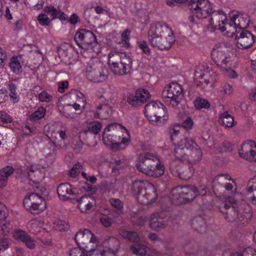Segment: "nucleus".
<instances>
[{"label":"nucleus","instance_id":"11","mask_svg":"<svg viewBox=\"0 0 256 256\" xmlns=\"http://www.w3.org/2000/svg\"><path fill=\"white\" fill-rule=\"evenodd\" d=\"M231 23L226 24L223 26H220V30L224 32H230L232 34L236 32V28L244 29L248 27L250 18L248 15L238 12H232L229 14Z\"/></svg>","mask_w":256,"mask_h":256},{"label":"nucleus","instance_id":"29","mask_svg":"<svg viewBox=\"0 0 256 256\" xmlns=\"http://www.w3.org/2000/svg\"><path fill=\"white\" fill-rule=\"evenodd\" d=\"M149 224L150 228L156 230H159L166 228V224L160 218H158L155 214L150 216Z\"/></svg>","mask_w":256,"mask_h":256},{"label":"nucleus","instance_id":"44","mask_svg":"<svg viewBox=\"0 0 256 256\" xmlns=\"http://www.w3.org/2000/svg\"><path fill=\"white\" fill-rule=\"evenodd\" d=\"M83 144L84 143L80 140V137L75 136L73 138L72 143V147L74 150H80L82 148Z\"/></svg>","mask_w":256,"mask_h":256},{"label":"nucleus","instance_id":"32","mask_svg":"<svg viewBox=\"0 0 256 256\" xmlns=\"http://www.w3.org/2000/svg\"><path fill=\"white\" fill-rule=\"evenodd\" d=\"M120 234L123 238H127L129 241L137 243L140 240V238L136 232L132 231H128L124 229L119 230Z\"/></svg>","mask_w":256,"mask_h":256},{"label":"nucleus","instance_id":"57","mask_svg":"<svg viewBox=\"0 0 256 256\" xmlns=\"http://www.w3.org/2000/svg\"><path fill=\"white\" fill-rule=\"evenodd\" d=\"M250 58L252 62V68L256 72V48L251 52Z\"/></svg>","mask_w":256,"mask_h":256},{"label":"nucleus","instance_id":"26","mask_svg":"<svg viewBox=\"0 0 256 256\" xmlns=\"http://www.w3.org/2000/svg\"><path fill=\"white\" fill-rule=\"evenodd\" d=\"M226 180H232L230 176L228 174H220L214 178L212 182V188L214 192L223 187Z\"/></svg>","mask_w":256,"mask_h":256},{"label":"nucleus","instance_id":"33","mask_svg":"<svg viewBox=\"0 0 256 256\" xmlns=\"http://www.w3.org/2000/svg\"><path fill=\"white\" fill-rule=\"evenodd\" d=\"M130 250L133 254L139 256L145 255L146 252V246L138 242L132 244L130 246Z\"/></svg>","mask_w":256,"mask_h":256},{"label":"nucleus","instance_id":"15","mask_svg":"<svg viewBox=\"0 0 256 256\" xmlns=\"http://www.w3.org/2000/svg\"><path fill=\"white\" fill-rule=\"evenodd\" d=\"M103 66L99 62H90L86 68V76L87 78L94 82H100L104 81L107 76L102 70Z\"/></svg>","mask_w":256,"mask_h":256},{"label":"nucleus","instance_id":"39","mask_svg":"<svg viewBox=\"0 0 256 256\" xmlns=\"http://www.w3.org/2000/svg\"><path fill=\"white\" fill-rule=\"evenodd\" d=\"M46 113V110L44 107H40L37 110L32 113L30 116L31 120H36L42 118Z\"/></svg>","mask_w":256,"mask_h":256},{"label":"nucleus","instance_id":"62","mask_svg":"<svg viewBox=\"0 0 256 256\" xmlns=\"http://www.w3.org/2000/svg\"><path fill=\"white\" fill-rule=\"evenodd\" d=\"M196 196L197 195L204 196L206 194V187L205 186H201L198 188H196Z\"/></svg>","mask_w":256,"mask_h":256},{"label":"nucleus","instance_id":"12","mask_svg":"<svg viewBox=\"0 0 256 256\" xmlns=\"http://www.w3.org/2000/svg\"><path fill=\"white\" fill-rule=\"evenodd\" d=\"M74 39L76 44L82 49L92 50L98 46L96 38L94 33L86 29L78 30L74 36Z\"/></svg>","mask_w":256,"mask_h":256},{"label":"nucleus","instance_id":"46","mask_svg":"<svg viewBox=\"0 0 256 256\" xmlns=\"http://www.w3.org/2000/svg\"><path fill=\"white\" fill-rule=\"evenodd\" d=\"M141 102L136 97V94L134 96L130 95L127 98V102L134 106H141Z\"/></svg>","mask_w":256,"mask_h":256},{"label":"nucleus","instance_id":"56","mask_svg":"<svg viewBox=\"0 0 256 256\" xmlns=\"http://www.w3.org/2000/svg\"><path fill=\"white\" fill-rule=\"evenodd\" d=\"M38 98L41 102H48L51 100V96L47 92L43 91L39 94Z\"/></svg>","mask_w":256,"mask_h":256},{"label":"nucleus","instance_id":"8","mask_svg":"<svg viewBox=\"0 0 256 256\" xmlns=\"http://www.w3.org/2000/svg\"><path fill=\"white\" fill-rule=\"evenodd\" d=\"M196 190L194 186H178L171 190L170 199L176 204L189 203L196 197Z\"/></svg>","mask_w":256,"mask_h":256},{"label":"nucleus","instance_id":"6","mask_svg":"<svg viewBox=\"0 0 256 256\" xmlns=\"http://www.w3.org/2000/svg\"><path fill=\"white\" fill-rule=\"evenodd\" d=\"M144 114L150 122L156 126L164 124L169 118L166 106L158 101L147 104L144 108Z\"/></svg>","mask_w":256,"mask_h":256},{"label":"nucleus","instance_id":"40","mask_svg":"<svg viewBox=\"0 0 256 256\" xmlns=\"http://www.w3.org/2000/svg\"><path fill=\"white\" fill-rule=\"evenodd\" d=\"M9 64L10 70L18 74L20 72L22 66L16 58H12Z\"/></svg>","mask_w":256,"mask_h":256},{"label":"nucleus","instance_id":"30","mask_svg":"<svg viewBox=\"0 0 256 256\" xmlns=\"http://www.w3.org/2000/svg\"><path fill=\"white\" fill-rule=\"evenodd\" d=\"M14 172V168L11 166H6L0 170V184L4 186L6 184L8 176H11Z\"/></svg>","mask_w":256,"mask_h":256},{"label":"nucleus","instance_id":"7","mask_svg":"<svg viewBox=\"0 0 256 256\" xmlns=\"http://www.w3.org/2000/svg\"><path fill=\"white\" fill-rule=\"evenodd\" d=\"M108 64L112 72L118 76L128 74L132 68V60L124 54L110 52L109 54Z\"/></svg>","mask_w":256,"mask_h":256},{"label":"nucleus","instance_id":"23","mask_svg":"<svg viewBox=\"0 0 256 256\" xmlns=\"http://www.w3.org/2000/svg\"><path fill=\"white\" fill-rule=\"evenodd\" d=\"M57 193L60 198L64 201L70 200V196L74 194L72 186L68 182L62 183L57 188Z\"/></svg>","mask_w":256,"mask_h":256},{"label":"nucleus","instance_id":"9","mask_svg":"<svg viewBox=\"0 0 256 256\" xmlns=\"http://www.w3.org/2000/svg\"><path fill=\"white\" fill-rule=\"evenodd\" d=\"M162 96L168 106L174 108L180 103L184 96L182 89L178 83L172 82L164 87Z\"/></svg>","mask_w":256,"mask_h":256},{"label":"nucleus","instance_id":"41","mask_svg":"<svg viewBox=\"0 0 256 256\" xmlns=\"http://www.w3.org/2000/svg\"><path fill=\"white\" fill-rule=\"evenodd\" d=\"M169 133L170 134L171 140L172 142L174 145H176V142L179 140L180 138L182 136H179V130H176L174 128H170Z\"/></svg>","mask_w":256,"mask_h":256},{"label":"nucleus","instance_id":"52","mask_svg":"<svg viewBox=\"0 0 256 256\" xmlns=\"http://www.w3.org/2000/svg\"><path fill=\"white\" fill-rule=\"evenodd\" d=\"M100 223L106 228H108L111 226L112 221L111 220V215L109 216H104L100 220Z\"/></svg>","mask_w":256,"mask_h":256},{"label":"nucleus","instance_id":"42","mask_svg":"<svg viewBox=\"0 0 256 256\" xmlns=\"http://www.w3.org/2000/svg\"><path fill=\"white\" fill-rule=\"evenodd\" d=\"M70 94L76 96L79 99L78 102L82 104V108H84L86 104V98L84 97V94L76 90H72Z\"/></svg>","mask_w":256,"mask_h":256},{"label":"nucleus","instance_id":"2","mask_svg":"<svg viewBox=\"0 0 256 256\" xmlns=\"http://www.w3.org/2000/svg\"><path fill=\"white\" fill-rule=\"evenodd\" d=\"M137 168L148 176L158 178L164 174V166L158 158L152 153L144 152L140 154L136 164Z\"/></svg>","mask_w":256,"mask_h":256},{"label":"nucleus","instance_id":"54","mask_svg":"<svg viewBox=\"0 0 256 256\" xmlns=\"http://www.w3.org/2000/svg\"><path fill=\"white\" fill-rule=\"evenodd\" d=\"M182 125L184 128L188 130L190 129L194 125V122L191 118L187 117L184 120Z\"/></svg>","mask_w":256,"mask_h":256},{"label":"nucleus","instance_id":"21","mask_svg":"<svg viewBox=\"0 0 256 256\" xmlns=\"http://www.w3.org/2000/svg\"><path fill=\"white\" fill-rule=\"evenodd\" d=\"M186 154H183L182 158H178L180 161L193 164L200 162L202 158V152L199 146L196 144V148H192Z\"/></svg>","mask_w":256,"mask_h":256},{"label":"nucleus","instance_id":"49","mask_svg":"<svg viewBox=\"0 0 256 256\" xmlns=\"http://www.w3.org/2000/svg\"><path fill=\"white\" fill-rule=\"evenodd\" d=\"M70 256H88L80 248H74L70 250Z\"/></svg>","mask_w":256,"mask_h":256},{"label":"nucleus","instance_id":"5","mask_svg":"<svg viewBox=\"0 0 256 256\" xmlns=\"http://www.w3.org/2000/svg\"><path fill=\"white\" fill-rule=\"evenodd\" d=\"M45 190L42 186H37L34 188V192L26 194L24 200V206L28 211L33 214H38L46 208V202L42 196Z\"/></svg>","mask_w":256,"mask_h":256},{"label":"nucleus","instance_id":"27","mask_svg":"<svg viewBox=\"0 0 256 256\" xmlns=\"http://www.w3.org/2000/svg\"><path fill=\"white\" fill-rule=\"evenodd\" d=\"M210 21L212 25L214 24V22H218V26L222 27V26H221L220 24V22H222V24H224V26L226 24H228L226 22V16L222 10H212V12H210Z\"/></svg>","mask_w":256,"mask_h":256},{"label":"nucleus","instance_id":"17","mask_svg":"<svg viewBox=\"0 0 256 256\" xmlns=\"http://www.w3.org/2000/svg\"><path fill=\"white\" fill-rule=\"evenodd\" d=\"M176 142L174 155L176 159L182 158L183 154H186L185 153L192 148H196V142L192 138L184 136H181Z\"/></svg>","mask_w":256,"mask_h":256},{"label":"nucleus","instance_id":"59","mask_svg":"<svg viewBox=\"0 0 256 256\" xmlns=\"http://www.w3.org/2000/svg\"><path fill=\"white\" fill-rule=\"evenodd\" d=\"M23 242L26 244L27 247H28L29 248L32 249L34 248V240L29 235L28 236V238H25Z\"/></svg>","mask_w":256,"mask_h":256},{"label":"nucleus","instance_id":"48","mask_svg":"<svg viewBox=\"0 0 256 256\" xmlns=\"http://www.w3.org/2000/svg\"><path fill=\"white\" fill-rule=\"evenodd\" d=\"M81 167L82 165L80 163H76L72 168L70 172V176L72 178H74L76 176L78 175L80 172V168Z\"/></svg>","mask_w":256,"mask_h":256},{"label":"nucleus","instance_id":"53","mask_svg":"<svg viewBox=\"0 0 256 256\" xmlns=\"http://www.w3.org/2000/svg\"><path fill=\"white\" fill-rule=\"evenodd\" d=\"M54 224H56V226L58 227L59 230L60 231H65L68 230L69 227L68 224H66V222L60 220L56 221L54 222Z\"/></svg>","mask_w":256,"mask_h":256},{"label":"nucleus","instance_id":"45","mask_svg":"<svg viewBox=\"0 0 256 256\" xmlns=\"http://www.w3.org/2000/svg\"><path fill=\"white\" fill-rule=\"evenodd\" d=\"M13 236L16 240L23 242L28 235L21 230H17L14 232Z\"/></svg>","mask_w":256,"mask_h":256},{"label":"nucleus","instance_id":"14","mask_svg":"<svg viewBox=\"0 0 256 256\" xmlns=\"http://www.w3.org/2000/svg\"><path fill=\"white\" fill-rule=\"evenodd\" d=\"M120 128H118L115 124L108 125L104 130L103 134V139L107 138L108 141L111 143L113 147L120 149L119 146L122 144H126L130 140L129 138L122 136ZM122 136H123L122 135Z\"/></svg>","mask_w":256,"mask_h":256},{"label":"nucleus","instance_id":"60","mask_svg":"<svg viewBox=\"0 0 256 256\" xmlns=\"http://www.w3.org/2000/svg\"><path fill=\"white\" fill-rule=\"evenodd\" d=\"M68 82L67 80L62 81L58 84V91L61 93L64 92L66 88H68Z\"/></svg>","mask_w":256,"mask_h":256},{"label":"nucleus","instance_id":"61","mask_svg":"<svg viewBox=\"0 0 256 256\" xmlns=\"http://www.w3.org/2000/svg\"><path fill=\"white\" fill-rule=\"evenodd\" d=\"M111 220L112 221V222H114L117 224H120L122 223L123 222V218L120 216V214H116V216H111Z\"/></svg>","mask_w":256,"mask_h":256},{"label":"nucleus","instance_id":"55","mask_svg":"<svg viewBox=\"0 0 256 256\" xmlns=\"http://www.w3.org/2000/svg\"><path fill=\"white\" fill-rule=\"evenodd\" d=\"M138 46L142 50L143 52L147 55H149L150 50L146 41H141L138 42Z\"/></svg>","mask_w":256,"mask_h":256},{"label":"nucleus","instance_id":"16","mask_svg":"<svg viewBox=\"0 0 256 256\" xmlns=\"http://www.w3.org/2000/svg\"><path fill=\"white\" fill-rule=\"evenodd\" d=\"M74 240L78 246L86 250H90V244L96 241V237L88 229L78 231L75 236Z\"/></svg>","mask_w":256,"mask_h":256},{"label":"nucleus","instance_id":"58","mask_svg":"<svg viewBox=\"0 0 256 256\" xmlns=\"http://www.w3.org/2000/svg\"><path fill=\"white\" fill-rule=\"evenodd\" d=\"M232 66H228L226 68H223L222 70H225L227 75L230 78H236L238 76L237 73L231 68Z\"/></svg>","mask_w":256,"mask_h":256},{"label":"nucleus","instance_id":"36","mask_svg":"<svg viewBox=\"0 0 256 256\" xmlns=\"http://www.w3.org/2000/svg\"><path fill=\"white\" fill-rule=\"evenodd\" d=\"M194 104L195 108L197 110L208 108L210 106V104L207 100L200 98H196L194 100Z\"/></svg>","mask_w":256,"mask_h":256},{"label":"nucleus","instance_id":"28","mask_svg":"<svg viewBox=\"0 0 256 256\" xmlns=\"http://www.w3.org/2000/svg\"><path fill=\"white\" fill-rule=\"evenodd\" d=\"M192 226L195 230L200 234H203L206 232V226L205 220L202 216H199L194 218L192 220Z\"/></svg>","mask_w":256,"mask_h":256},{"label":"nucleus","instance_id":"24","mask_svg":"<svg viewBox=\"0 0 256 256\" xmlns=\"http://www.w3.org/2000/svg\"><path fill=\"white\" fill-rule=\"evenodd\" d=\"M76 201L78 202V208L82 212H88L93 208L94 200L88 195L83 196Z\"/></svg>","mask_w":256,"mask_h":256},{"label":"nucleus","instance_id":"51","mask_svg":"<svg viewBox=\"0 0 256 256\" xmlns=\"http://www.w3.org/2000/svg\"><path fill=\"white\" fill-rule=\"evenodd\" d=\"M10 242V240L6 236L0 238V252L2 250H5L8 248Z\"/></svg>","mask_w":256,"mask_h":256},{"label":"nucleus","instance_id":"3","mask_svg":"<svg viewBox=\"0 0 256 256\" xmlns=\"http://www.w3.org/2000/svg\"><path fill=\"white\" fill-rule=\"evenodd\" d=\"M130 190L136 200L143 204L154 202L158 198L154 186L146 180H135L130 185Z\"/></svg>","mask_w":256,"mask_h":256},{"label":"nucleus","instance_id":"38","mask_svg":"<svg viewBox=\"0 0 256 256\" xmlns=\"http://www.w3.org/2000/svg\"><path fill=\"white\" fill-rule=\"evenodd\" d=\"M109 201L110 204L114 208H116L115 212L116 214H121L122 213L123 208L122 204V202L118 199L113 198L110 199Z\"/></svg>","mask_w":256,"mask_h":256},{"label":"nucleus","instance_id":"47","mask_svg":"<svg viewBox=\"0 0 256 256\" xmlns=\"http://www.w3.org/2000/svg\"><path fill=\"white\" fill-rule=\"evenodd\" d=\"M38 22L42 26H48L50 24V20L48 17L44 14H40L37 18Z\"/></svg>","mask_w":256,"mask_h":256},{"label":"nucleus","instance_id":"34","mask_svg":"<svg viewBox=\"0 0 256 256\" xmlns=\"http://www.w3.org/2000/svg\"><path fill=\"white\" fill-rule=\"evenodd\" d=\"M120 247V242L118 239L114 238H110L108 240V249L105 252H109L113 253L115 256L116 252L118 250Z\"/></svg>","mask_w":256,"mask_h":256},{"label":"nucleus","instance_id":"64","mask_svg":"<svg viewBox=\"0 0 256 256\" xmlns=\"http://www.w3.org/2000/svg\"><path fill=\"white\" fill-rule=\"evenodd\" d=\"M2 230L5 234V235L7 233H9L12 229V226L10 224L7 226L4 224H2Z\"/></svg>","mask_w":256,"mask_h":256},{"label":"nucleus","instance_id":"10","mask_svg":"<svg viewBox=\"0 0 256 256\" xmlns=\"http://www.w3.org/2000/svg\"><path fill=\"white\" fill-rule=\"evenodd\" d=\"M211 56L213 62L222 70L232 64L230 52L224 43L216 45L212 50Z\"/></svg>","mask_w":256,"mask_h":256},{"label":"nucleus","instance_id":"50","mask_svg":"<svg viewBox=\"0 0 256 256\" xmlns=\"http://www.w3.org/2000/svg\"><path fill=\"white\" fill-rule=\"evenodd\" d=\"M146 219V216H145L134 217L132 219V222H133L134 225L137 226H142L144 224Z\"/></svg>","mask_w":256,"mask_h":256},{"label":"nucleus","instance_id":"63","mask_svg":"<svg viewBox=\"0 0 256 256\" xmlns=\"http://www.w3.org/2000/svg\"><path fill=\"white\" fill-rule=\"evenodd\" d=\"M232 87L230 84H226L223 86V90L227 94H230L232 92Z\"/></svg>","mask_w":256,"mask_h":256},{"label":"nucleus","instance_id":"1","mask_svg":"<svg viewBox=\"0 0 256 256\" xmlns=\"http://www.w3.org/2000/svg\"><path fill=\"white\" fill-rule=\"evenodd\" d=\"M148 38L153 47L161 50H168L174 42L172 29L166 24L160 22L151 24Z\"/></svg>","mask_w":256,"mask_h":256},{"label":"nucleus","instance_id":"22","mask_svg":"<svg viewBox=\"0 0 256 256\" xmlns=\"http://www.w3.org/2000/svg\"><path fill=\"white\" fill-rule=\"evenodd\" d=\"M65 130H58L52 134V142L60 149H66L68 144V136Z\"/></svg>","mask_w":256,"mask_h":256},{"label":"nucleus","instance_id":"4","mask_svg":"<svg viewBox=\"0 0 256 256\" xmlns=\"http://www.w3.org/2000/svg\"><path fill=\"white\" fill-rule=\"evenodd\" d=\"M221 212L224 215V218L229 222L238 220L242 221L244 218L248 219L251 216L250 208L246 203H240L232 200L226 203L221 208Z\"/></svg>","mask_w":256,"mask_h":256},{"label":"nucleus","instance_id":"19","mask_svg":"<svg viewBox=\"0 0 256 256\" xmlns=\"http://www.w3.org/2000/svg\"><path fill=\"white\" fill-rule=\"evenodd\" d=\"M236 44L238 48H248L254 43V36L248 30L238 32L235 36Z\"/></svg>","mask_w":256,"mask_h":256},{"label":"nucleus","instance_id":"13","mask_svg":"<svg viewBox=\"0 0 256 256\" xmlns=\"http://www.w3.org/2000/svg\"><path fill=\"white\" fill-rule=\"evenodd\" d=\"M188 7L199 18H206L212 11V5L208 0H190Z\"/></svg>","mask_w":256,"mask_h":256},{"label":"nucleus","instance_id":"37","mask_svg":"<svg viewBox=\"0 0 256 256\" xmlns=\"http://www.w3.org/2000/svg\"><path fill=\"white\" fill-rule=\"evenodd\" d=\"M135 94L136 97L141 102V104L142 105L147 100V99L149 98V92L144 89L138 90L136 92Z\"/></svg>","mask_w":256,"mask_h":256},{"label":"nucleus","instance_id":"35","mask_svg":"<svg viewBox=\"0 0 256 256\" xmlns=\"http://www.w3.org/2000/svg\"><path fill=\"white\" fill-rule=\"evenodd\" d=\"M102 128V124L100 122L98 121H94L90 123L88 126V130H85L84 132H90L93 134H98Z\"/></svg>","mask_w":256,"mask_h":256},{"label":"nucleus","instance_id":"20","mask_svg":"<svg viewBox=\"0 0 256 256\" xmlns=\"http://www.w3.org/2000/svg\"><path fill=\"white\" fill-rule=\"evenodd\" d=\"M240 156L249 161L256 162V143L249 140L242 144Z\"/></svg>","mask_w":256,"mask_h":256},{"label":"nucleus","instance_id":"25","mask_svg":"<svg viewBox=\"0 0 256 256\" xmlns=\"http://www.w3.org/2000/svg\"><path fill=\"white\" fill-rule=\"evenodd\" d=\"M112 114L111 106L108 104H100L96 107V110L94 114L96 118L102 119H106L109 118Z\"/></svg>","mask_w":256,"mask_h":256},{"label":"nucleus","instance_id":"18","mask_svg":"<svg viewBox=\"0 0 256 256\" xmlns=\"http://www.w3.org/2000/svg\"><path fill=\"white\" fill-rule=\"evenodd\" d=\"M170 170L172 174L183 180H188L193 175L194 169L183 164L172 162L170 164Z\"/></svg>","mask_w":256,"mask_h":256},{"label":"nucleus","instance_id":"31","mask_svg":"<svg viewBox=\"0 0 256 256\" xmlns=\"http://www.w3.org/2000/svg\"><path fill=\"white\" fill-rule=\"evenodd\" d=\"M220 122L227 128H232L234 125L233 117L228 112H224L220 115Z\"/></svg>","mask_w":256,"mask_h":256},{"label":"nucleus","instance_id":"43","mask_svg":"<svg viewBox=\"0 0 256 256\" xmlns=\"http://www.w3.org/2000/svg\"><path fill=\"white\" fill-rule=\"evenodd\" d=\"M44 11L47 14H50L52 20L58 18V10L54 6H46L44 8Z\"/></svg>","mask_w":256,"mask_h":256}]
</instances>
